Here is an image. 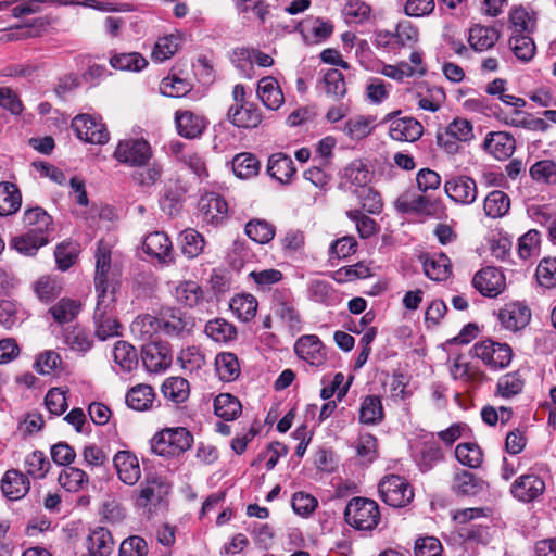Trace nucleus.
I'll return each instance as SVG.
<instances>
[{"label":"nucleus","mask_w":556,"mask_h":556,"mask_svg":"<svg viewBox=\"0 0 556 556\" xmlns=\"http://www.w3.org/2000/svg\"><path fill=\"white\" fill-rule=\"evenodd\" d=\"M233 103L227 111V121L237 128L254 129L263 121V114L260 108L248 100V92L242 84H237L232 88Z\"/></svg>","instance_id":"f257e3e1"},{"label":"nucleus","mask_w":556,"mask_h":556,"mask_svg":"<svg viewBox=\"0 0 556 556\" xmlns=\"http://www.w3.org/2000/svg\"><path fill=\"white\" fill-rule=\"evenodd\" d=\"M192 442L193 437L186 428H165L152 438L151 450L156 455L174 457L188 451Z\"/></svg>","instance_id":"f03ea898"},{"label":"nucleus","mask_w":556,"mask_h":556,"mask_svg":"<svg viewBox=\"0 0 556 556\" xmlns=\"http://www.w3.org/2000/svg\"><path fill=\"white\" fill-rule=\"evenodd\" d=\"M344 518L351 527L362 531H370L376 528L380 520L379 506L372 500L353 497L345 507Z\"/></svg>","instance_id":"7ed1b4c3"},{"label":"nucleus","mask_w":556,"mask_h":556,"mask_svg":"<svg viewBox=\"0 0 556 556\" xmlns=\"http://www.w3.org/2000/svg\"><path fill=\"white\" fill-rule=\"evenodd\" d=\"M152 148L142 138H127L116 146L113 157L130 167H143L152 159Z\"/></svg>","instance_id":"20e7f679"},{"label":"nucleus","mask_w":556,"mask_h":556,"mask_svg":"<svg viewBox=\"0 0 556 556\" xmlns=\"http://www.w3.org/2000/svg\"><path fill=\"white\" fill-rule=\"evenodd\" d=\"M168 494V485L156 476H148L140 484L135 497V505L143 514L151 516L156 507L164 501Z\"/></svg>","instance_id":"39448f33"},{"label":"nucleus","mask_w":556,"mask_h":556,"mask_svg":"<svg viewBox=\"0 0 556 556\" xmlns=\"http://www.w3.org/2000/svg\"><path fill=\"white\" fill-rule=\"evenodd\" d=\"M94 258V286H119L121 270L116 264H112V244L100 240L97 243Z\"/></svg>","instance_id":"423d86ee"},{"label":"nucleus","mask_w":556,"mask_h":556,"mask_svg":"<svg viewBox=\"0 0 556 556\" xmlns=\"http://www.w3.org/2000/svg\"><path fill=\"white\" fill-rule=\"evenodd\" d=\"M381 500L392 507H404L414 498V491L408 481L396 475L384 477L379 483Z\"/></svg>","instance_id":"0eeeda50"},{"label":"nucleus","mask_w":556,"mask_h":556,"mask_svg":"<svg viewBox=\"0 0 556 556\" xmlns=\"http://www.w3.org/2000/svg\"><path fill=\"white\" fill-rule=\"evenodd\" d=\"M472 353L484 365L494 370L506 368L513 358V351L508 344L492 340L476 343L472 348Z\"/></svg>","instance_id":"6e6552de"},{"label":"nucleus","mask_w":556,"mask_h":556,"mask_svg":"<svg viewBox=\"0 0 556 556\" xmlns=\"http://www.w3.org/2000/svg\"><path fill=\"white\" fill-rule=\"evenodd\" d=\"M72 127L76 136L85 142L104 144L109 141L105 125L91 115H77L72 122Z\"/></svg>","instance_id":"1a4fd4ad"},{"label":"nucleus","mask_w":556,"mask_h":556,"mask_svg":"<svg viewBox=\"0 0 556 556\" xmlns=\"http://www.w3.org/2000/svg\"><path fill=\"white\" fill-rule=\"evenodd\" d=\"M472 285L482 295L495 298L505 290L506 278L498 268L488 266L473 276Z\"/></svg>","instance_id":"9d476101"},{"label":"nucleus","mask_w":556,"mask_h":556,"mask_svg":"<svg viewBox=\"0 0 556 556\" xmlns=\"http://www.w3.org/2000/svg\"><path fill=\"white\" fill-rule=\"evenodd\" d=\"M199 208L205 224L218 226L228 218V204L218 193L208 192L202 195Z\"/></svg>","instance_id":"9b49d317"},{"label":"nucleus","mask_w":556,"mask_h":556,"mask_svg":"<svg viewBox=\"0 0 556 556\" xmlns=\"http://www.w3.org/2000/svg\"><path fill=\"white\" fill-rule=\"evenodd\" d=\"M446 195L457 204L469 205L478 195L476 181L469 176H456L444 184Z\"/></svg>","instance_id":"f8f14e48"},{"label":"nucleus","mask_w":556,"mask_h":556,"mask_svg":"<svg viewBox=\"0 0 556 556\" xmlns=\"http://www.w3.org/2000/svg\"><path fill=\"white\" fill-rule=\"evenodd\" d=\"M143 366L150 372H160L172 364L170 349L166 343L151 341L142 346Z\"/></svg>","instance_id":"ddd939ff"},{"label":"nucleus","mask_w":556,"mask_h":556,"mask_svg":"<svg viewBox=\"0 0 556 556\" xmlns=\"http://www.w3.org/2000/svg\"><path fill=\"white\" fill-rule=\"evenodd\" d=\"M296 355L312 366H321L327 359L326 346L316 334H304L295 344Z\"/></svg>","instance_id":"4468645a"},{"label":"nucleus","mask_w":556,"mask_h":556,"mask_svg":"<svg viewBox=\"0 0 556 556\" xmlns=\"http://www.w3.org/2000/svg\"><path fill=\"white\" fill-rule=\"evenodd\" d=\"M498 319L504 328L518 331L525 328L531 319L530 308L521 302L507 303L498 313Z\"/></svg>","instance_id":"2eb2a0df"},{"label":"nucleus","mask_w":556,"mask_h":556,"mask_svg":"<svg viewBox=\"0 0 556 556\" xmlns=\"http://www.w3.org/2000/svg\"><path fill=\"white\" fill-rule=\"evenodd\" d=\"M113 464L122 482L134 485L139 481L141 470L139 460L134 453L130 451H118L113 457Z\"/></svg>","instance_id":"dca6fc26"},{"label":"nucleus","mask_w":556,"mask_h":556,"mask_svg":"<svg viewBox=\"0 0 556 556\" xmlns=\"http://www.w3.org/2000/svg\"><path fill=\"white\" fill-rule=\"evenodd\" d=\"M389 117V135L393 140L414 142L418 140L424 132L422 125L413 117Z\"/></svg>","instance_id":"f3484780"},{"label":"nucleus","mask_w":556,"mask_h":556,"mask_svg":"<svg viewBox=\"0 0 556 556\" xmlns=\"http://www.w3.org/2000/svg\"><path fill=\"white\" fill-rule=\"evenodd\" d=\"M435 202L431 201L430 198L418 194L413 191H406L402 193L395 200V208L400 213H416V214H433V207L435 206Z\"/></svg>","instance_id":"a211bd4d"},{"label":"nucleus","mask_w":556,"mask_h":556,"mask_svg":"<svg viewBox=\"0 0 556 556\" xmlns=\"http://www.w3.org/2000/svg\"><path fill=\"white\" fill-rule=\"evenodd\" d=\"M483 146L495 159L507 160L516 149V141L515 138L506 131H493L488 134Z\"/></svg>","instance_id":"6ab92c4d"},{"label":"nucleus","mask_w":556,"mask_h":556,"mask_svg":"<svg viewBox=\"0 0 556 556\" xmlns=\"http://www.w3.org/2000/svg\"><path fill=\"white\" fill-rule=\"evenodd\" d=\"M143 251L164 263L173 260L172 241L165 232L154 231L149 233L142 243Z\"/></svg>","instance_id":"aec40b11"},{"label":"nucleus","mask_w":556,"mask_h":556,"mask_svg":"<svg viewBox=\"0 0 556 556\" xmlns=\"http://www.w3.org/2000/svg\"><path fill=\"white\" fill-rule=\"evenodd\" d=\"M545 490L544 481L535 475H523L511 485L513 495L522 502H531Z\"/></svg>","instance_id":"412c9836"},{"label":"nucleus","mask_w":556,"mask_h":556,"mask_svg":"<svg viewBox=\"0 0 556 556\" xmlns=\"http://www.w3.org/2000/svg\"><path fill=\"white\" fill-rule=\"evenodd\" d=\"M256 93L262 103L269 110H278L285 102V96L276 78L263 77L257 83Z\"/></svg>","instance_id":"4be33fe9"},{"label":"nucleus","mask_w":556,"mask_h":556,"mask_svg":"<svg viewBox=\"0 0 556 556\" xmlns=\"http://www.w3.org/2000/svg\"><path fill=\"white\" fill-rule=\"evenodd\" d=\"M500 31L493 26L475 24L468 33V42L477 52H484L495 46L500 39Z\"/></svg>","instance_id":"5701e85b"},{"label":"nucleus","mask_w":556,"mask_h":556,"mask_svg":"<svg viewBox=\"0 0 556 556\" xmlns=\"http://www.w3.org/2000/svg\"><path fill=\"white\" fill-rule=\"evenodd\" d=\"M23 223L27 231L46 235L48 238L54 230L52 217L39 206L27 208L23 215Z\"/></svg>","instance_id":"b1692460"},{"label":"nucleus","mask_w":556,"mask_h":556,"mask_svg":"<svg viewBox=\"0 0 556 556\" xmlns=\"http://www.w3.org/2000/svg\"><path fill=\"white\" fill-rule=\"evenodd\" d=\"M29 486L30 483L26 476L15 469L8 470L1 480V491L11 501L25 496L29 491Z\"/></svg>","instance_id":"393cba45"},{"label":"nucleus","mask_w":556,"mask_h":556,"mask_svg":"<svg viewBox=\"0 0 556 556\" xmlns=\"http://www.w3.org/2000/svg\"><path fill=\"white\" fill-rule=\"evenodd\" d=\"M175 122L178 134L189 139L199 137L206 127L204 117L191 111H177Z\"/></svg>","instance_id":"a878e982"},{"label":"nucleus","mask_w":556,"mask_h":556,"mask_svg":"<svg viewBox=\"0 0 556 556\" xmlns=\"http://www.w3.org/2000/svg\"><path fill=\"white\" fill-rule=\"evenodd\" d=\"M87 548L91 556L111 555L114 548L111 532L103 527L92 529L87 536Z\"/></svg>","instance_id":"bb28decb"},{"label":"nucleus","mask_w":556,"mask_h":556,"mask_svg":"<svg viewBox=\"0 0 556 556\" xmlns=\"http://www.w3.org/2000/svg\"><path fill=\"white\" fill-rule=\"evenodd\" d=\"M205 334L217 343H228L237 338V328L224 318H214L206 323Z\"/></svg>","instance_id":"cd10ccee"},{"label":"nucleus","mask_w":556,"mask_h":556,"mask_svg":"<svg viewBox=\"0 0 556 556\" xmlns=\"http://www.w3.org/2000/svg\"><path fill=\"white\" fill-rule=\"evenodd\" d=\"M267 173L280 182H289L295 174L292 159L282 153L273 154L268 160Z\"/></svg>","instance_id":"c85d7f7f"},{"label":"nucleus","mask_w":556,"mask_h":556,"mask_svg":"<svg viewBox=\"0 0 556 556\" xmlns=\"http://www.w3.org/2000/svg\"><path fill=\"white\" fill-rule=\"evenodd\" d=\"M182 39L179 34L160 37L152 49L151 59L156 63L169 60L180 48Z\"/></svg>","instance_id":"c756f323"},{"label":"nucleus","mask_w":556,"mask_h":556,"mask_svg":"<svg viewBox=\"0 0 556 556\" xmlns=\"http://www.w3.org/2000/svg\"><path fill=\"white\" fill-rule=\"evenodd\" d=\"M510 210V198L502 190H493L483 201V211L490 218H501Z\"/></svg>","instance_id":"7c9ffc66"},{"label":"nucleus","mask_w":556,"mask_h":556,"mask_svg":"<svg viewBox=\"0 0 556 556\" xmlns=\"http://www.w3.org/2000/svg\"><path fill=\"white\" fill-rule=\"evenodd\" d=\"M375 121L376 118L369 115L353 116L345 122L343 132L352 140H362L372 132Z\"/></svg>","instance_id":"2f4dec72"},{"label":"nucleus","mask_w":556,"mask_h":556,"mask_svg":"<svg viewBox=\"0 0 556 556\" xmlns=\"http://www.w3.org/2000/svg\"><path fill=\"white\" fill-rule=\"evenodd\" d=\"M22 204V195L12 182H0V216H9L17 212Z\"/></svg>","instance_id":"473e14b6"},{"label":"nucleus","mask_w":556,"mask_h":556,"mask_svg":"<svg viewBox=\"0 0 556 556\" xmlns=\"http://www.w3.org/2000/svg\"><path fill=\"white\" fill-rule=\"evenodd\" d=\"M342 178L345 184L361 189L368 186L371 180V173L362 160H353L344 167Z\"/></svg>","instance_id":"72a5a7b5"},{"label":"nucleus","mask_w":556,"mask_h":556,"mask_svg":"<svg viewBox=\"0 0 556 556\" xmlns=\"http://www.w3.org/2000/svg\"><path fill=\"white\" fill-rule=\"evenodd\" d=\"M216 372L223 381H235L240 375V364L236 354L231 352L218 353L215 357Z\"/></svg>","instance_id":"f704fd0d"},{"label":"nucleus","mask_w":556,"mask_h":556,"mask_svg":"<svg viewBox=\"0 0 556 556\" xmlns=\"http://www.w3.org/2000/svg\"><path fill=\"white\" fill-rule=\"evenodd\" d=\"M130 331L138 340H150L154 334L160 333V318L150 314L139 315L131 323Z\"/></svg>","instance_id":"c9c22d12"},{"label":"nucleus","mask_w":556,"mask_h":556,"mask_svg":"<svg viewBox=\"0 0 556 556\" xmlns=\"http://www.w3.org/2000/svg\"><path fill=\"white\" fill-rule=\"evenodd\" d=\"M114 363L125 372H130L138 365L136 349L126 341H117L113 348Z\"/></svg>","instance_id":"e433bc0d"},{"label":"nucleus","mask_w":556,"mask_h":556,"mask_svg":"<svg viewBox=\"0 0 556 556\" xmlns=\"http://www.w3.org/2000/svg\"><path fill=\"white\" fill-rule=\"evenodd\" d=\"M453 488L457 494L476 495L484 488V481L468 470H459L455 473Z\"/></svg>","instance_id":"4c0bfd02"},{"label":"nucleus","mask_w":556,"mask_h":556,"mask_svg":"<svg viewBox=\"0 0 556 556\" xmlns=\"http://www.w3.org/2000/svg\"><path fill=\"white\" fill-rule=\"evenodd\" d=\"M118 288L119 286H94L97 303L93 316L102 317L103 314H115Z\"/></svg>","instance_id":"58836bf2"},{"label":"nucleus","mask_w":556,"mask_h":556,"mask_svg":"<svg viewBox=\"0 0 556 556\" xmlns=\"http://www.w3.org/2000/svg\"><path fill=\"white\" fill-rule=\"evenodd\" d=\"M155 394L151 386L149 384H137L132 387L127 395V405L135 410H146L152 406Z\"/></svg>","instance_id":"ea45409f"},{"label":"nucleus","mask_w":556,"mask_h":556,"mask_svg":"<svg viewBox=\"0 0 556 556\" xmlns=\"http://www.w3.org/2000/svg\"><path fill=\"white\" fill-rule=\"evenodd\" d=\"M422 265L426 276L435 281H443L451 274V261L445 254L426 257Z\"/></svg>","instance_id":"a19ab883"},{"label":"nucleus","mask_w":556,"mask_h":556,"mask_svg":"<svg viewBox=\"0 0 556 556\" xmlns=\"http://www.w3.org/2000/svg\"><path fill=\"white\" fill-rule=\"evenodd\" d=\"M513 34H532L536 27V16L533 11L523 7L515 8L509 14Z\"/></svg>","instance_id":"79ce46f5"},{"label":"nucleus","mask_w":556,"mask_h":556,"mask_svg":"<svg viewBox=\"0 0 556 556\" xmlns=\"http://www.w3.org/2000/svg\"><path fill=\"white\" fill-rule=\"evenodd\" d=\"M175 296L180 304L194 307L203 301L204 292L198 282L186 280L178 283Z\"/></svg>","instance_id":"37998d69"},{"label":"nucleus","mask_w":556,"mask_h":556,"mask_svg":"<svg viewBox=\"0 0 556 556\" xmlns=\"http://www.w3.org/2000/svg\"><path fill=\"white\" fill-rule=\"evenodd\" d=\"M180 249L188 258L199 256L205 247L204 237L193 228L185 229L179 235Z\"/></svg>","instance_id":"c03bdc74"},{"label":"nucleus","mask_w":556,"mask_h":556,"mask_svg":"<svg viewBox=\"0 0 556 556\" xmlns=\"http://www.w3.org/2000/svg\"><path fill=\"white\" fill-rule=\"evenodd\" d=\"M162 393L174 403H184L190 394L189 382L182 377H169L162 384Z\"/></svg>","instance_id":"a18cd8bd"},{"label":"nucleus","mask_w":556,"mask_h":556,"mask_svg":"<svg viewBox=\"0 0 556 556\" xmlns=\"http://www.w3.org/2000/svg\"><path fill=\"white\" fill-rule=\"evenodd\" d=\"M50 238L46 235H36L27 231L24 235L17 236L12 240V247L24 255H35L37 251L48 244Z\"/></svg>","instance_id":"49530a36"},{"label":"nucleus","mask_w":556,"mask_h":556,"mask_svg":"<svg viewBox=\"0 0 556 556\" xmlns=\"http://www.w3.org/2000/svg\"><path fill=\"white\" fill-rule=\"evenodd\" d=\"M241 410L240 401L229 393H220L214 400V413L225 420L236 419Z\"/></svg>","instance_id":"de8ad7c7"},{"label":"nucleus","mask_w":556,"mask_h":556,"mask_svg":"<svg viewBox=\"0 0 556 556\" xmlns=\"http://www.w3.org/2000/svg\"><path fill=\"white\" fill-rule=\"evenodd\" d=\"M509 47L517 59L522 62L530 61L535 54V43L531 34H511Z\"/></svg>","instance_id":"09e8293b"},{"label":"nucleus","mask_w":556,"mask_h":556,"mask_svg":"<svg viewBox=\"0 0 556 556\" xmlns=\"http://www.w3.org/2000/svg\"><path fill=\"white\" fill-rule=\"evenodd\" d=\"M257 306V301L252 294H238L233 296L230 302V308L233 314L244 323L255 317Z\"/></svg>","instance_id":"8fccbe9b"},{"label":"nucleus","mask_w":556,"mask_h":556,"mask_svg":"<svg viewBox=\"0 0 556 556\" xmlns=\"http://www.w3.org/2000/svg\"><path fill=\"white\" fill-rule=\"evenodd\" d=\"M80 311V303L76 300L63 298L49 308V313L58 324L70 323L76 318Z\"/></svg>","instance_id":"3c124183"},{"label":"nucleus","mask_w":556,"mask_h":556,"mask_svg":"<svg viewBox=\"0 0 556 556\" xmlns=\"http://www.w3.org/2000/svg\"><path fill=\"white\" fill-rule=\"evenodd\" d=\"M232 170L237 177L249 179L258 174L260 162L252 153H240L232 160Z\"/></svg>","instance_id":"603ef678"},{"label":"nucleus","mask_w":556,"mask_h":556,"mask_svg":"<svg viewBox=\"0 0 556 556\" xmlns=\"http://www.w3.org/2000/svg\"><path fill=\"white\" fill-rule=\"evenodd\" d=\"M190 328V323L178 311H172L160 318V332L166 336H179Z\"/></svg>","instance_id":"864d4df0"},{"label":"nucleus","mask_w":556,"mask_h":556,"mask_svg":"<svg viewBox=\"0 0 556 556\" xmlns=\"http://www.w3.org/2000/svg\"><path fill=\"white\" fill-rule=\"evenodd\" d=\"M342 14L349 24H363L369 21L371 8L363 0H346Z\"/></svg>","instance_id":"5fc2aeb1"},{"label":"nucleus","mask_w":556,"mask_h":556,"mask_svg":"<svg viewBox=\"0 0 556 556\" xmlns=\"http://www.w3.org/2000/svg\"><path fill=\"white\" fill-rule=\"evenodd\" d=\"M146 166V168L135 172L131 179L141 190L147 192L161 179L163 167L157 162H149Z\"/></svg>","instance_id":"6e6d98bb"},{"label":"nucleus","mask_w":556,"mask_h":556,"mask_svg":"<svg viewBox=\"0 0 556 556\" xmlns=\"http://www.w3.org/2000/svg\"><path fill=\"white\" fill-rule=\"evenodd\" d=\"M383 407L381 400L378 396H366L359 409V421L366 425H375L382 420Z\"/></svg>","instance_id":"4d7b16f0"},{"label":"nucleus","mask_w":556,"mask_h":556,"mask_svg":"<svg viewBox=\"0 0 556 556\" xmlns=\"http://www.w3.org/2000/svg\"><path fill=\"white\" fill-rule=\"evenodd\" d=\"M113 68L119 71L139 72L148 65V61L138 52L114 54L110 58Z\"/></svg>","instance_id":"13d9d810"},{"label":"nucleus","mask_w":556,"mask_h":556,"mask_svg":"<svg viewBox=\"0 0 556 556\" xmlns=\"http://www.w3.org/2000/svg\"><path fill=\"white\" fill-rule=\"evenodd\" d=\"M455 456L457 460L469 468H478L483 460L481 448L476 443H460L455 448Z\"/></svg>","instance_id":"bf43d9fd"},{"label":"nucleus","mask_w":556,"mask_h":556,"mask_svg":"<svg viewBox=\"0 0 556 556\" xmlns=\"http://www.w3.org/2000/svg\"><path fill=\"white\" fill-rule=\"evenodd\" d=\"M34 292L41 302H51L56 299L62 287L55 277L42 276L33 286Z\"/></svg>","instance_id":"052dcab7"},{"label":"nucleus","mask_w":556,"mask_h":556,"mask_svg":"<svg viewBox=\"0 0 556 556\" xmlns=\"http://www.w3.org/2000/svg\"><path fill=\"white\" fill-rule=\"evenodd\" d=\"M59 483L68 492H78L88 483V478L85 471L71 466L60 472Z\"/></svg>","instance_id":"680f3d73"},{"label":"nucleus","mask_w":556,"mask_h":556,"mask_svg":"<svg viewBox=\"0 0 556 556\" xmlns=\"http://www.w3.org/2000/svg\"><path fill=\"white\" fill-rule=\"evenodd\" d=\"M245 233L256 243L265 244L273 240L275 228L264 219H253L245 225Z\"/></svg>","instance_id":"e2e57ef3"},{"label":"nucleus","mask_w":556,"mask_h":556,"mask_svg":"<svg viewBox=\"0 0 556 556\" xmlns=\"http://www.w3.org/2000/svg\"><path fill=\"white\" fill-rule=\"evenodd\" d=\"M24 311L20 304L13 300L0 301V324L11 329L24 318Z\"/></svg>","instance_id":"0e129e2a"},{"label":"nucleus","mask_w":556,"mask_h":556,"mask_svg":"<svg viewBox=\"0 0 556 556\" xmlns=\"http://www.w3.org/2000/svg\"><path fill=\"white\" fill-rule=\"evenodd\" d=\"M96 336L104 341L112 337L119 336L121 324L116 314H103L102 317L93 316Z\"/></svg>","instance_id":"69168bd1"},{"label":"nucleus","mask_w":556,"mask_h":556,"mask_svg":"<svg viewBox=\"0 0 556 556\" xmlns=\"http://www.w3.org/2000/svg\"><path fill=\"white\" fill-rule=\"evenodd\" d=\"M326 94L333 100H339L346 93V85L343 74L336 68L329 70L324 75Z\"/></svg>","instance_id":"338daca9"},{"label":"nucleus","mask_w":556,"mask_h":556,"mask_svg":"<svg viewBox=\"0 0 556 556\" xmlns=\"http://www.w3.org/2000/svg\"><path fill=\"white\" fill-rule=\"evenodd\" d=\"M530 176L538 182L556 184V163L549 160L539 161L530 167Z\"/></svg>","instance_id":"774afa93"}]
</instances>
